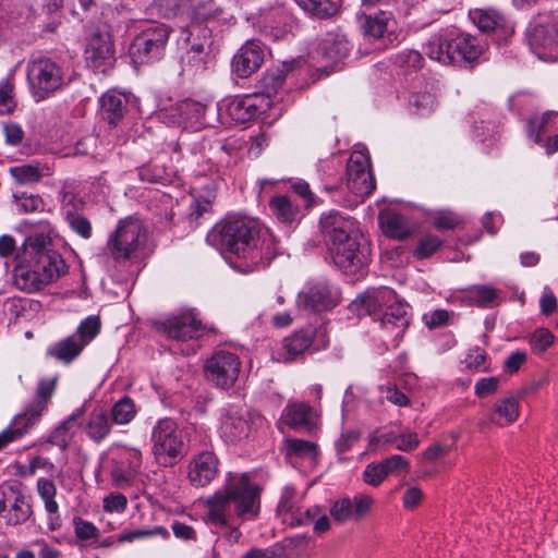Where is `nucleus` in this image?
Returning a JSON list of instances; mask_svg holds the SVG:
<instances>
[{
  "mask_svg": "<svg viewBox=\"0 0 558 558\" xmlns=\"http://www.w3.org/2000/svg\"><path fill=\"white\" fill-rule=\"evenodd\" d=\"M207 241L229 254V264L242 274L268 265L277 254L272 233L246 218L225 220L207 235Z\"/></svg>",
  "mask_w": 558,
  "mask_h": 558,
  "instance_id": "1",
  "label": "nucleus"
},
{
  "mask_svg": "<svg viewBox=\"0 0 558 558\" xmlns=\"http://www.w3.org/2000/svg\"><path fill=\"white\" fill-rule=\"evenodd\" d=\"M50 231L49 223H44L40 233L25 239L23 252L13 268V282L17 289L28 293L40 291L66 272L61 255L49 248Z\"/></svg>",
  "mask_w": 558,
  "mask_h": 558,
  "instance_id": "2",
  "label": "nucleus"
},
{
  "mask_svg": "<svg viewBox=\"0 0 558 558\" xmlns=\"http://www.w3.org/2000/svg\"><path fill=\"white\" fill-rule=\"evenodd\" d=\"M319 225L331 259L342 272L355 275L367 265L369 244L352 218L330 211Z\"/></svg>",
  "mask_w": 558,
  "mask_h": 558,
  "instance_id": "3",
  "label": "nucleus"
},
{
  "mask_svg": "<svg viewBox=\"0 0 558 558\" xmlns=\"http://www.w3.org/2000/svg\"><path fill=\"white\" fill-rule=\"evenodd\" d=\"M260 489L246 474L230 477L223 488L207 500V518L216 525H227L233 518L254 520L260 508Z\"/></svg>",
  "mask_w": 558,
  "mask_h": 558,
  "instance_id": "4",
  "label": "nucleus"
},
{
  "mask_svg": "<svg viewBox=\"0 0 558 558\" xmlns=\"http://www.w3.org/2000/svg\"><path fill=\"white\" fill-rule=\"evenodd\" d=\"M193 21L184 31L189 33L185 38L190 40V36L197 35L203 38L202 41H194L181 56V74L187 77H195L203 74L210 63V29L202 27L199 21H206L213 17L211 10H207L204 4L197 5L193 11Z\"/></svg>",
  "mask_w": 558,
  "mask_h": 558,
  "instance_id": "5",
  "label": "nucleus"
},
{
  "mask_svg": "<svg viewBox=\"0 0 558 558\" xmlns=\"http://www.w3.org/2000/svg\"><path fill=\"white\" fill-rule=\"evenodd\" d=\"M147 241V230L137 218L120 220L107 241V251L117 263H125L140 257Z\"/></svg>",
  "mask_w": 558,
  "mask_h": 558,
  "instance_id": "6",
  "label": "nucleus"
},
{
  "mask_svg": "<svg viewBox=\"0 0 558 558\" xmlns=\"http://www.w3.org/2000/svg\"><path fill=\"white\" fill-rule=\"evenodd\" d=\"M151 453L163 466H171L186 452L182 432L171 418H161L153 427L150 434Z\"/></svg>",
  "mask_w": 558,
  "mask_h": 558,
  "instance_id": "7",
  "label": "nucleus"
},
{
  "mask_svg": "<svg viewBox=\"0 0 558 558\" xmlns=\"http://www.w3.org/2000/svg\"><path fill=\"white\" fill-rule=\"evenodd\" d=\"M99 329V318L96 316H89L80 324L75 333L49 345L46 351V355L62 364H70L98 335Z\"/></svg>",
  "mask_w": 558,
  "mask_h": 558,
  "instance_id": "8",
  "label": "nucleus"
},
{
  "mask_svg": "<svg viewBox=\"0 0 558 558\" xmlns=\"http://www.w3.org/2000/svg\"><path fill=\"white\" fill-rule=\"evenodd\" d=\"M527 43L532 51L547 62L558 60V12L539 14L527 31Z\"/></svg>",
  "mask_w": 558,
  "mask_h": 558,
  "instance_id": "9",
  "label": "nucleus"
},
{
  "mask_svg": "<svg viewBox=\"0 0 558 558\" xmlns=\"http://www.w3.org/2000/svg\"><path fill=\"white\" fill-rule=\"evenodd\" d=\"M27 78L37 101L44 100L63 84V71L54 61L40 58L27 66Z\"/></svg>",
  "mask_w": 558,
  "mask_h": 558,
  "instance_id": "10",
  "label": "nucleus"
},
{
  "mask_svg": "<svg viewBox=\"0 0 558 558\" xmlns=\"http://www.w3.org/2000/svg\"><path fill=\"white\" fill-rule=\"evenodd\" d=\"M170 33L171 28L166 24H156L142 31L131 47L133 58L141 63L159 60Z\"/></svg>",
  "mask_w": 558,
  "mask_h": 558,
  "instance_id": "11",
  "label": "nucleus"
},
{
  "mask_svg": "<svg viewBox=\"0 0 558 558\" xmlns=\"http://www.w3.org/2000/svg\"><path fill=\"white\" fill-rule=\"evenodd\" d=\"M241 368L239 357L231 352L219 351L207 360L206 377L219 388L227 389L234 385Z\"/></svg>",
  "mask_w": 558,
  "mask_h": 558,
  "instance_id": "12",
  "label": "nucleus"
},
{
  "mask_svg": "<svg viewBox=\"0 0 558 558\" xmlns=\"http://www.w3.org/2000/svg\"><path fill=\"white\" fill-rule=\"evenodd\" d=\"M375 502L373 496L364 493L355 494L353 498L343 496L331 504L329 513L339 524L350 520L361 521L372 513Z\"/></svg>",
  "mask_w": 558,
  "mask_h": 558,
  "instance_id": "13",
  "label": "nucleus"
},
{
  "mask_svg": "<svg viewBox=\"0 0 558 558\" xmlns=\"http://www.w3.org/2000/svg\"><path fill=\"white\" fill-rule=\"evenodd\" d=\"M347 187L354 195L368 196L375 189L369 158L363 153H353L347 166Z\"/></svg>",
  "mask_w": 558,
  "mask_h": 558,
  "instance_id": "14",
  "label": "nucleus"
},
{
  "mask_svg": "<svg viewBox=\"0 0 558 558\" xmlns=\"http://www.w3.org/2000/svg\"><path fill=\"white\" fill-rule=\"evenodd\" d=\"M157 330L177 341H187L203 333V326L193 312L172 316L157 324Z\"/></svg>",
  "mask_w": 558,
  "mask_h": 558,
  "instance_id": "15",
  "label": "nucleus"
},
{
  "mask_svg": "<svg viewBox=\"0 0 558 558\" xmlns=\"http://www.w3.org/2000/svg\"><path fill=\"white\" fill-rule=\"evenodd\" d=\"M314 336L315 329L306 327L283 338L272 350L271 359L278 363H288L296 360L310 349Z\"/></svg>",
  "mask_w": 558,
  "mask_h": 558,
  "instance_id": "16",
  "label": "nucleus"
},
{
  "mask_svg": "<svg viewBox=\"0 0 558 558\" xmlns=\"http://www.w3.org/2000/svg\"><path fill=\"white\" fill-rule=\"evenodd\" d=\"M337 293L327 282H316L299 294L300 308L311 312L327 311L336 306Z\"/></svg>",
  "mask_w": 558,
  "mask_h": 558,
  "instance_id": "17",
  "label": "nucleus"
},
{
  "mask_svg": "<svg viewBox=\"0 0 558 558\" xmlns=\"http://www.w3.org/2000/svg\"><path fill=\"white\" fill-rule=\"evenodd\" d=\"M265 59V50L257 40H247L234 54L232 70L241 78L251 76L256 72Z\"/></svg>",
  "mask_w": 558,
  "mask_h": 558,
  "instance_id": "18",
  "label": "nucleus"
},
{
  "mask_svg": "<svg viewBox=\"0 0 558 558\" xmlns=\"http://www.w3.org/2000/svg\"><path fill=\"white\" fill-rule=\"evenodd\" d=\"M396 300V292L387 287L373 288L360 294L352 303L351 307L359 315H376L385 305Z\"/></svg>",
  "mask_w": 558,
  "mask_h": 558,
  "instance_id": "19",
  "label": "nucleus"
},
{
  "mask_svg": "<svg viewBox=\"0 0 558 558\" xmlns=\"http://www.w3.org/2000/svg\"><path fill=\"white\" fill-rule=\"evenodd\" d=\"M469 15L482 32H494L499 40H505L513 34L512 25L496 10L477 9Z\"/></svg>",
  "mask_w": 558,
  "mask_h": 558,
  "instance_id": "20",
  "label": "nucleus"
},
{
  "mask_svg": "<svg viewBox=\"0 0 558 558\" xmlns=\"http://www.w3.org/2000/svg\"><path fill=\"white\" fill-rule=\"evenodd\" d=\"M219 461L215 453L203 451L190 463L189 480L196 487L208 485L218 474Z\"/></svg>",
  "mask_w": 558,
  "mask_h": 558,
  "instance_id": "21",
  "label": "nucleus"
},
{
  "mask_svg": "<svg viewBox=\"0 0 558 558\" xmlns=\"http://www.w3.org/2000/svg\"><path fill=\"white\" fill-rule=\"evenodd\" d=\"M220 429L227 441H241L252 433V418L247 412L231 409L223 416Z\"/></svg>",
  "mask_w": 558,
  "mask_h": 558,
  "instance_id": "22",
  "label": "nucleus"
},
{
  "mask_svg": "<svg viewBox=\"0 0 558 558\" xmlns=\"http://www.w3.org/2000/svg\"><path fill=\"white\" fill-rule=\"evenodd\" d=\"M99 101L100 116L111 125H117L128 111L129 97L117 89L107 90Z\"/></svg>",
  "mask_w": 558,
  "mask_h": 558,
  "instance_id": "23",
  "label": "nucleus"
},
{
  "mask_svg": "<svg viewBox=\"0 0 558 558\" xmlns=\"http://www.w3.org/2000/svg\"><path fill=\"white\" fill-rule=\"evenodd\" d=\"M113 59V47L108 33H95L86 49V60L94 69L109 64Z\"/></svg>",
  "mask_w": 558,
  "mask_h": 558,
  "instance_id": "24",
  "label": "nucleus"
},
{
  "mask_svg": "<svg viewBox=\"0 0 558 558\" xmlns=\"http://www.w3.org/2000/svg\"><path fill=\"white\" fill-rule=\"evenodd\" d=\"M10 496H12V500L7 513L2 514V517L10 525L25 523L33 513L29 498L15 486H10Z\"/></svg>",
  "mask_w": 558,
  "mask_h": 558,
  "instance_id": "25",
  "label": "nucleus"
},
{
  "mask_svg": "<svg viewBox=\"0 0 558 558\" xmlns=\"http://www.w3.org/2000/svg\"><path fill=\"white\" fill-rule=\"evenodd\" d=\"M41 414H33L31 405L26 410L17 414L10 426L0 434V450L9 442L21 438L36 423Z\"/></svg>",
  "mask_w": 558,
  "mask_h": 558,
  "instance_id": "26",
  "label": "nucleus"
},
{
  "mask_svg": "<svg viewBox=\"0 0 558 558\" xmlns=\"http://www.w3.org/2000/svg\"><path fill=\"white\" fill-rule=\"evenodd\" d=\"M519 413V397L508 396L495 402L490 414V421L500 426L510 425L518 420Z\"/></svg>",
  "mask_w": 558,
  "mask_h": 558,
  "instance_id": "27",
  "label": "nucleus"
},
{
  "mask_svg": "<svg viewBox=\"0 0 558 558\" xmlns=\"http://www.w3.org/2000/svg\"><path fill=\"white\" fill-rule=\"evenodd\" d=\"M384 233L397 240L407 239L413 231L408 220L400 214L387 211L379 216Z\"/></svg>",
  "mask_w": 558,
  "mask_h": 558,
  "instance_id": "28",
  "label": "nucleus"
},
{
  "mask_svg": "<svg viewBox=\"0 0 558 558\" xmlns=\"http://www.w3.org/2000/svg\"><path fill=\"white\" fill-rule=\"evenodd\" d=\"M256 101L257 97L255 96L234 98L229 101L227 106L228 114L232 120L244 123L253 119L259 112Z\"/></svg>",
  "mask_w": 558,
  "mask_h": 558,
  "instance_id": "29",
  "label": "nucleus"
},
{
  "mask_svg": "<svg viewBox=\"0 0 558 558\" xmlns=\"http://www.w3.org/2000/svg\"><path fill=\"white\" fill-rule=\"evenodd\" d=\"M557 118L558 112L556 111H546L542 114L530 117L527 120V136L532 138L535 144H542L544 135L555 129Z\"/></svg>",
  "mask_w": 558,
  "mask_h": 558,
  "instance_id": "30",
  "label": "nucleus"
},
{
  "mask_svg": "<svg viewBox=\"0 0 558 558\" xmlns=\"http://www.w3.org/2000/svg\"><path fill=\"white\" fill-rule=\"evenodd\" d=\"M83 409H78L58 427H56L49 436V442L60 447L61 449H65L80 425L78 418L83 415Z\"/></svg>",
  "mask_w": 558,
  "mask_h": 558,
  "instance_id": "31",
  "label": "nucleus"
},
{
  "mask_svg": "<svg viewBox=\"0 0 558 558\" xmlns=\"http://www.w3.org/2000/svg\"><path fill=\"white\" fill-rule=\"evenodd\" d=\"M111 424L112 422L108 413L105 410L99 409L89 414L85 430L93 441L100 442L109 435Z\"/></svg>",
  "mask_w": 558,
  "mask_h": 558,
  "instance_id": "32",
  "label": "nucleus"
},
{
  "mask_svg": "<svg viewBox=\"0 0 558 558\" xmlns=\"http://www.w3.org/2000/svg\"><path fill=\"white\" fill-rule=\"evenodd\" d=\"M289 71L290 66L286 63L282 65V68H274L267 70L259 81V88L262 93L268 98L275 96L283 86L286 76Z\"/></svg>",
  "mask_w": 558,
  "mask_h": 558,
  "instance_id": "33",
  "label": "nucleus"
},
{
  "mask_svg": "<svg viewBox=\"0 0 558 558\" xmlns=\"http://www.w3.org/2000/svg\"><path fill=\"white\" fill-rule=\"evenodd\" d=\"M385 312L380 316L381 326L404 329L408 326V306L397 299L385 305Z\"/></svg>",
  "mask_w": 558,
  "mask_h": 558,
  "instance_id": "34",
  "label": "nucleus"
},
{
  "mask_svg": "<svg viewBox=\"0 0 558 558\" xmlns=\"http://www.w3.org/2000/svg\"><path fill=\"white\" fill-rule=\"evenodd\" d=\"M456 47L462 57V63L464 65L471 64V68L483 52V46L478 43L477 38L469 34L457 36Z\"/></svg>",
  "mask_w": 558,
  "mask_h": 558,
  "instance_id": "35",
  "label": "nucleus"
},
{
  "mask_svg": "<svg viewBox=\"0 0 558 558\" xmlns=\"http://www.w3.org/2000/svg\"><path fill=\"white\" fill-rule=\"evenodd\" d=\"M312 408L303 402L290 403L284 410V420L293 428L307 427L312 423Z\"/></svg>",
  "mask_w": 558,
  "mask_h": 558,
  "instance_id": "36",
  "label": "nucleus"
},
{
  "mask_svg": "<svg viewBox=\"0 0 558 558\" xmlns=\"http://www.w3.org/2000/svg\"><path fill=\"white\" fill-rule=\"evenodd\" d=\"M269 209L277 220L282 223H292L299 215L298 206L293 205L290 198L282 195L270 199Z\"/></svg>",
  "mask_w": 558,
  "mask_h": 558,
  "instance_id": "37",
  "label": "nucleus"
},
{
  "mask_svg": "<svg viewBox=\"0 0 558 558\" xmlns=\"http://www.w3.org/2000/svg\"><path fill=\"white\" fill-rule=\"evenodd\" d=\"M391 14L387 12H378L374 15H365L363 20V31L366 36L380 38L388 31Z\"/></svg>",
  "mask_w": 558,
  "mask_h": 558,
  "instance_id": "38",
  "label": "nucleus"
},
{
  "mask_svg": "<svg viewBox=\"0 0 558 558\" xmlns=\"http://www.w3.org/2000/svg\"><path fill=\"white\" fill-rule=\"evenodd\" d=\"M298 495L292 486H286L282 489L281 497L277 507V514L281 518L284 524H288L290 520H294L293 514L298 511Z\"/></svg>",
  "mask_w": 558,
  "mask_h": 558,
  "instance_id": "39",
  "label": "nucleus"
},
{
  "mask_svg": "<svg viewBox=\"0 0 558 558\" xmlns=\"http://www.w3.org/2000/svg\"><path fill=\"white\" fill-rule=\"evenodd\" d=\"M283 446L288 457L314 460L317 456V446L312 441L290 438L284 440Z\"/></svg>",
  "mask_w": 558,
  "mask_h": 558,
  "instance_id": "40",
  "label": "nucleus"
},
{
  "mask_svg": "<svg viewBox=\"0 0 558 558\" xmlns=\"http://www.w3.org/2000/svg\"><path fill=\"white\" fill-rule=\"evenodd\" d=\"M351 45L344 36H335L325 41L323 51L325 57L337 63L349 56Z\"/></svg>",
  "mask_w": 558,
  "mask_h": 558,
  "instance_id": "41",
  "label": "nucleus"
},
{
  "mask_svg": "<svg viewBox=\"0 0 558 558\" xmlns=\"http://www.w3.org/2000/svg\"><path fill=\"white\" fill-rule=\"evenodd\" d=\"M500 290L490 286H478L471 291L475 304L484 308H493L501 303Z\"/></svg>",
  "mask_w": 558,
  "mask_h": 558,
  "instance_id": "42",
  "label": "nucleus"
},
{
  "mask_svg": "<svg viewBox=\"0 0 558 558\" xmlns=\"http://www.w3.org/2000/svg\"><path fill=\"white\" fill-rule=\"evenodd\" d=\"M9 172L15 182L21 185L37 183L44 175L43 169L32 163L11 167Z\"/></svg>",
  "mask_w": 558,
  "mask_h": 558,
  "instance_id": "43",
  "label": "nucleus"
},
{
  "mask_svg": "<svg viewBox=\"0 0 558 558\" xmlns=\"http://www.w3.org/2000/svg\"><path fill=\"white\" fill-rule=\"evenodd\" d=\"M451 39L449 36H439L438 39L432 40L428 44L427 54L430 59L436 60L442 64H451L453 56L450 51Z\"/></svg>",
  "mask_w": 558,
  "mask_h": 558,
  "instance_id": "44",
  "label": "nucleus"
},
{
  "mask_svg": "<svg viewBox=\"0 0 558 558\" xmlns=\"http://www.w3.org/2000/svg\"><path fill=\"white\" fill-rule=\"evenodd\" d=\"M136 414L134 402L130 398H123L116 402L110 412V420L118 425L130 423Z\"/></svg>",
  "mask_w": 558,
  "mask_h": 558,
  "instance_id": "45",
  "label": "nucleus"
},
{
  "mask_svg": "<svg viewBox=\"0 0 558 558\" xmlns=\"http://www.w3.org/2000/svg\"><path fill=\"white\" fill-rule=\"evenodd\" d=\"M409 106L414 109L415 113L424 116L430 113L435 109L436 98L428 90H413L409 97Z\"/></svg>",
  "mask_w": 558,
  "mask_h": 558,
  "instance_id": "46",
  "label": "nucleus"
},
{
  "mask_svg": "<svg viewBox=\"0 0 558 558\" xmlns=\"http://www.w3.org/2000/svg\"><path fill=\"white\" fill-rule=\"evenodd\" d=\"M184 4V0H155L148 8L147 12L151 16L173 17Z\"/></svg>",
  "mask_w": 558,
  "mask_h": 558,
  "instance_id": "47",
  "label": "nucleus"
},
{
  "mask_svg": "<svg viewBox=\"0 0 558 558\" xmlns=\"http://www.w3.org/2000/svg\"><path fill=\"white\" fill-rule=\"evenodd\" d=\"M295 2L304 11L320 19L331 16L337 11L336 4L330 0H295Z\"/></svg>",
  "mask_w": 558,
  "mask_h": 558,
  "instance_id": "48",
  "label": "nucleus"
},
{
  "mask_svg": "<svg viewBox=\"0 0 558 558\" xmlns=\"http://www.w3.org/2000/svg\"><path fill=\"white\" fill-rule=\"evenodd\" d=\"M456 242H459L463 245H469L476 242L481 235L482 231L471 225L462 217L456 216Z\"/></svg>",
  "mask_w": 558,
  "mask_h": 558,
  "instance_id": "49",
  "label": "nucleus"
},
{
  "mask_svg": "<svg viewBox=\"0 0 558 558\" xmlns=\"http://www.w3.org/2000/svg\"><path fill=\"white\" fill-rule=\"evenodd\" d=\"M56 381L54 380H41L38 384L36 397L29 403L31 411L33 414H41L47 407L48 400L51 398L54 391Z\"/></svg>",
  "mask_w": 558,
  "mask_h": 558,
  "instance_id": "50",
  "label": "nucleus"
},
{
  "mask_svg": "<svg viewBox=\"0 0 558 558\" xmlns=\"http://www.w3.org/2000/svg\"><path fill=\"white\" fill-rule=\"evenodd\" d=\"M386 478L395 475L399 476L405 474L410 470V461L401 454H392L379 461Z\"/></svg>",
  "mask_w": 558,
  "mask_h": 558,
  "instance_id": "51",
  "label": "nucleus"
},
{
  "mask_svg": "<svg viewBox=\"0 0 558 558\" xmlns=\"http://www.w3.org/2000/svg\"><path fill=\"white\" fill-rule=\"evenodd\" d=\"M424 59L416 50H404L396 54L395 63L405 73L416 72L423 66Z\"/></svg>",
  "mask_w": 558,
  "mask_h": 558,
  "instance_id": "52",
  "label": "nucleus"
},
{
  "mask_svg": "<svg viewBox=\"0 0 558 558\" xmlns=\"http://www.w3.org/2000/svg\"><path fill=\"white\" fill-rule=\"evenodd\" d=\"M37 492L45 502V509L49 513L58 511V504L54 500L57 488L52 481L48 478H39L37 481Z\"/></svg>",
  "mask_w": 558,
  "mask_h": 558,
  "instance_id": "53",
  "label": "nucleus"
},
{
  "mask_svg": "<svg viewBox=\"0 0 558 558\" xmlns=\"http://www.w3.org/2000/svg\"><path fill=\"white\" fill-rule=\"evenodd\" d=\"M204 111L201 104L186 99L177 104L175 108L172 109L171 116L178 118V122L181 120H191L198 117Z\"/></svg>",
  "mask_w": 558,
  "mask_h": 558,
  "instance_id": "54",
  "label": "nucleus"
},
{
  "mask_svg": "<svg viewBox=\"0 0 558 558\" xmlns=\"http://www.w3.org/2000/svg\"><path fill=\"white\" fill-rule=\"evenodd\" d=\"M156 535H161L162 537L167 538L169 537V532L162 526H155L153 529H137L133 531L122 532L118 536V541L120 543L133 542L135 539L148 538Z\"/></svg>",
  "mask_w": 558,
  "mask_h": 558,
  "instance_id": "55",
  "label": "nucleus"
},
{
  "mask_svg": "<svg viewBox=\"0 0 558 558\" xmlns=\"http://www.w3.org/2000/svg\"><path fill=\"white\" fill-rule=\"evenodd\" d=\"M14 84L10 78L0 82V114H9L15 108Z\"/></svg>",
  "mask_w": 558,
  "mask_h": 558,
  "instance_id": "56",
  "label": "nucleus"
},
{
  "mask_svg": "<svg viewBox=\"0 0 558 558\" xmlns=\"http://www.w3.org/2000/svg\"><path fill=\"white\" fill-rule=\"evenodd\" d=\"M14 202L20 213L29 214L44 210V201L38 195L21 194L14 195Z\"/></svg>",
  "mask_w": 558,
  "mask_h": 558,
  "instance_id": "57",
  "label": "nucleus"
},
{
  "mask_svg": "<svg viewBox=\"0 0 558 558\" xmlns=\"http://www.w3.org/2000/svg\"><path fill=\"white\" fill-rule=\"evenodd\" d=\"M65 219L70 226V228L77 233L83 239H89L92 235V225L89 220L80 215L78 213H73L72 210H68L65 214Z\"/></svg>",
  "mask_w": 558,
  "mask_h": 558,
  "instance_id": "58",
  "label": "nucleus"
},
{
  "mask_svg": "<svg viewBox=\"0 0 558 558\" xmlns=\"http://www.w3.org/2000/svg\"><path fill=\"white\" fill-rule=\"evenodd\" d=\"M554 341L555 336L550 330L546 328L536 329L530 338L532 350L536 353L545 352L549 347L554 344Z\"/></svg>",
  "mask_w": 558,
  "mask_h": 558,
  "instance_id": "59",
  "label": "nucleus"
},
{
  "mask_svg": "<svg viewBox=\"0 0 558 558\" xmlns=\"http://www.w3.org/2000/svg\"><path fill=\"white\" fill-rule=\"evenodd\" d=\"M386 480V476L384 474L383 468L378 462H372L368 463L363 473H362V481L372 487H378L380 486L384 481Z\"/></svg>",
  "mask_w": 558,
  "mask_h": 558,
  "instance_id": "60",
  "label": "nucleus"
},
{
  "mask_svg": "<svg viewBox=\"0 0 558 558\" xmlns=\"http://www.w3.org/2000/svg\"><path fill=\"white\" fill-rule=\"evenodd\" d=\"M450 318V314L445 310H435L428 313H425L422 317L426 327L430 330L440 328L448 324Z\"/></svg>",
  "mask_w": 558,
  "mask_h": 558,
  "instance_id": "61",
  "label": "nucleus"
},
{
  "mask_svg": "<svg viewBox=\"0 0 558 558\" xmlns=\"http://www.w3.org/2000/svg\"><path fill=\"white\" fill-rule=\"evenodd\" d=\"M136 474V472L124 465L123 460L117 462L111 471L112 480L119 487L128 485Z\"/></svg>",
  "mask_w": 558,
  "mask_h": 558,
  "instance_id": "62",
  "label": "nucleus"
},
{
  "mask_svg": "<svg viewBox=\"0 0 558 558\" xmlns=\"http://www.w3.org/2000/svg\"><path fill=\"white\" fill-rule=\"evenodd\" d=\"M420 445V439L416 433L409 429L403 430L398 435L396 448L400 451L411 452Z\"/></svg>",
  "mask_w": 558,
  "mask_h": 558,
  "instance_id": "63",
  "label": "nucleus"
},
{
  "mask_svg": "<svg viewBox=\"0 0 558 558\" xmlns=\"http://www.w3.org/2000/svg\"><path fill=\"white\" fill-rule=\"evenodd\" d=\"M216 159L220 168H229L236 162V148L222 144L216 151Z\"/></svg>",
  "mask_w": 558,
  "mask_h": 558,
  "instance_id": "64",
  "label": "nucleus"
}]
</instances>
